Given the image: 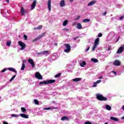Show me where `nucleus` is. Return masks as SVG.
I'll list each match as a JSON object with an SVG mask.
<instances>
[{"label": "nucleus", "mask_w": 124, "mask_h": 124, "mask_svg": "<svg viewBox=\"0 0 124 124\" xmlns=\"http://www.w3.org/2000/svg\"><path fill=\"white\" fill-rule=\"evenodd\" d=\"M96 97L98 100H99V101H106L108 100L107 97L103 96L102 94L99 93L96 94Z\"/></svg>", "instance_id": "nucleus-1"}, {"label": "nucleus", "mask_w": 124, "mask_h": 124, "mask_svg": "<svg viewBox=\"0 0 124 124\" xmlns=\"http://www.w3.org/2000/svg\"><path fill=\"white\" fill-rule=\"evenodd\" d=\"M56 82V80L55 79H50L48 80H45L44 81H41L39 82V85H48V84H53V83H55Z\"/></svg>", "instance_id": "nucleus-2"}, {"label": "nucleus", "mask_w": 124, "mask_h": 124, "mask_svg": "<svg viewBox=\"0 0 124 124\" xmlns=\"http://www.w3.org/2000/svg\"><path fill=\"white\" fill-rule=\"evenodd\" d=\"M99 44V38H97L95 40L94 45L92 48L93 51H94V50H95V48L97 47V45H98Z\"/></svg>", "instance_id": "nucleus-3"}, {"label": "nucleus", "mask_w": 124, "mask_h": 124, "mask_svg": "<svg viewBox=\"0 0 124 124\" xmlns=\"http://www.w3.org/2000/svg\"><path fill=\"white\" fill-rule=\"evenodd\" d=\"M18 45H19V46H20V47H21L20 48V50H25V49L27 47V45H26L24 42H23L21 41H18Z\"/></svg>", "instance_id": "nucleus-4"}, {"label": "nucleus", "mask_w": 124, "mask_h": 124, "mask_svg": "<svg viewBox=\"0 0 124 124\" xmlns=\"http://www.w3.org/2000/svg\"><path fill=\"white\" fill-rule=\"evenodd\" d=\"M64 46H65L66 49L64 50V52H65V53H69L71 49V46H70V45H69V44H65L64 45Z\"/></svg>", "instance_id": "nucleus-5"}, {"label": "nucleus", "mask_w": 124, "mask_h": 124, "mask_svg": "<svg viewBox=\"0 0 124 124\" xmlns=\"http://www.w3.org/2000/svg\"><path fill=\"white\" fill-rule=\"evenodd\" d=\"M35 77L36 78H37V79H38V80H42L43 79V77H42V76H41L40 73L38 72H37L35 73Z\"/></svg>", "instance_id": "nucleus-6"}, {"label": "nucleus", "mask_w": 124, "mask_h": 124, "mask_svg": "<svg viewBox=\"0 0 124 124\" xmlns=\"http://www.w3.org/2000/svg\"><path fill=\"white\" fill-rule=\"evenodd\" d=\"M124 45L119 47V48L118 49L117 51V54H121V53H123L124 52Z\"/></svg>", "instance_id": "nucleus-7"}, {"label": "nucleus", "mask_w": 124, "mask_h": 124, "mask_svg": "<svg viewBox=\"0 0 124 124\" xmlns=\"http://www.w3.org/2000/svg\"><path fill=\"white\" fill-rule=\"evenodd\" d=\"M36 3H37V1L34 0L31 5V9L32 10H33L34 8H35V6L36 5Z\"/></svg>", "instance_id": "nucleus-8"}, {"label": "nucleus", "mask_w": 124, "mask_h": 124, "mask_svg": "<svg viewBox=\"0 0 124 124\" xmlns=\"http://www.w3.org/2000/svg\"><path fill=\"white\" fill-rule=\"evenodd\" d=\"M28 62L31 64L32 68L34 67V62H33V60L31 59H30L28 60Z\"/></svg>", "instance_id": "nucleus-9"}, {"label": "nucleus", "mask_w": 124, "mask_h": 124, "mask_svg": "<svg viewBox=\"0 0 124 124\" xmlns=\"http://www.w3.org/2000/svg\"><path fill=\"white\" fill-rule=\"evenodd\" d=\"M113 65L116 66H120L121 65V62L118 60H116L113 62Z\"/></svg>", "instance_id": "nucleus-10"}, {"label": "nucleus", "mask_w": 124, "mask_h": 124, "mask_svg": "<svg viewBox=\"0 0 124 124\" xmlns=\"http://www.w3.org/2000/svg\"><path fill=\"white\" fill-rule=\"evenodd\" d=\"M20 14L22 16H24L26 14V12H25V9L23 7H21L20 9Z\"/></svg>", "instance_id": "nucleus-11"}, {"label": "nucleus", "mask_w": 124, "mask_h": 124, "mask_svg": "<svg viewBox=\"0 0 124 124\" xmlns=\"http://www.w3.org/2000/svg\"><path fill=\"white\" fill-rule=\"evenodd\" d=\"M95 3H96V0H92L88 4V6H91L92 5H93V4H95Z\"/></svg>", "instance_id": "nucleus-12"}, {"label": "nucleus", "mask_w": 124, "mask_h": 124, "mask_svg": "<svg viewBox=\"0 0 124 124\" xmlns=\"http://www.w3.org/2000/svg\"><path fill=\"white\" fill-rule=\"evenodd\" d=\"M44 36V34L41 35V36H38L33 40V42H35V41H37V40H39V39H41V38L43 37Z\"/></svg>", "instance_id": "nucleus-13"}, {"label": "nucleus", "mask_w": 124, "mask_h": 124, "mask_svg": "<svg viewBox=\"0 0 124 124\" xmlns=\"http://www.w3.org/2000/svg\"><path fill=\"white\" fill-rule=\"evenodd\" d=\"M51 0H48L47 2V7L49 11H51Z\"/></svg>", "instance_id": "nucleus-14"}, {"label": "nucleus", "mask_w": 124, "mask_h": 124, "mask_svg": "<svg viewBox=\"0 0 124 124\" xmlns=\"http://www.w3.org/2000/svg\"><path fill=\"white\" fill-rule=\"evenodd\" d=\"M20 117L22 118H24V119H29V116L27 115V114H25L24 113L20 114Z\"/></svg>", "instance_id": "nucleus-15"}, {"label": "nucleus", "mask_w": 124, "mask_h": 124, "mask_svg": "<svg viewBox=\"0 0 124 124\" xmlns=\"http://www.w3.org/2000/svg\"><path fill=\"white\" fill-rule=\"evenodd\" d=\"M60 5L61 7H63L64 5H65V2H64V0H62L60 3Z\"/></svg>", "instance_id": "nucleus-16"}, {"label": "nucleus", "mask_w": 124, "mask_h": 124, "mask_svg": "<svg viewBox=\"0 0 124 124\" xmlns=\"http://www.w3.org/2000/svg\"><path fill=\"white\" fill-rule=\"evenodd\" d=\"M8 70H10V71H12L13 72H14L15 73H17V71H16L15 68H13L12 67H9L8 68Z\"/></svg>", "instance_id": "nucleus-17"}, {"label": "nucleus", "mask_w": 124, "mask_h": 124, "mask_svg": "<svg viewBox=\"0 0 124 124\" xmlns=\"http://www.w3.org/2000/svg\"><path fill=\"white\" fill-rule=\"evenodd\" d=\"M61 120L62 121H69V118H68V117L67 116H63L61 118Z\"/></svg>", "instance_id": "nucleus-18"}, {"label": "nucleus", "mask_w": 124, "mask_h": 124, "mask_svg": "<svg viewBox=\"0 0 124 124\" xmlns=\"http://www.w3.org/2000/svg\"><path fill=\"white\" fill-rule=\"evenodd\" d=\"M110 119L112 121H114V122H119V119L117 117H111Z\"/></svg>", "instance_id": "nucleus-19"}, {"label": "nucleus", "mask_w": 124, "mask_h": 124, "mask_svg": "<svg viewBox=\"0 0 124 124\" xmlns=\"http://www.w3.org/2000/svg\"><path fill=\"white\" fill-rule=\"evenodd\" d=\"M82 80V78H76L74 79H73V81H74V82H79V81H81Z\"/></svg>", "instance_id": "nucleus-20"}, {"label": "nucleus", "mask_w": 124, "mask_h": 124, "mask_svg": "<svg viewBox=\"0 0 124 124\" xmlns=\"http://www.w3.org/2000/svg\"><path fill=\"white\" fill-rule=\"evenodd\" d=\"M105 107L106 109L108 110V111H111V109H112L111 106H109L108 105H106Z\"/></svg>", "instance_id": "nucleus-21"}, {"label": "nucleus", "mask_w": 124, "mask_h": 124, "mask_svg": "<svg viewBox=\"0 0 124 124\" xmlns=\"http://www.w3.org/2000/svg\"><path fill=\"white\" fill-rule=\"evenodd\" d=\"M77 29H78V30H81L82 29V25L81 23H78L77 25Z\"/></svg>", "instance_id": "nucleus-22"}, {"label": "nucleus", "mask_w": 124, "mask_h": 124, "mask_svg": "<svg viewBox=\"0 0 124 124\" xmlns=\"http://www.w3.org/2000/svg\"><path fill=\"white\" fill-rule=\"evenodd\" d=\"M68 23V20H65L64 21V22H63V26L65 27V26H66V25H67Z\"/></svg>", "instance_id": "nucleus-23"}, {"label": "nucleus", "mask_w": 124, "mask_h": 124, "mask_svg": "<svg viewBox=\"0 0 124 124\" xmlns=\"http://www.w3.org/2000/svg\"><path fill=\"white\" fill-rule=\"evenodd\" d=\"M86 64H87V63H86L85 61H83L82 63H80L81 67H84Z\"/></svg>", "instance_id": "nucleus-24"}, {"label": "nucleus", "mask_w": 124, "mask_h": 124, "mask_svg": "<svg viewBox=\"0 0 124 124\" xmlns=\"http://www.w3.org/2000/svg\"><path fill=\"white\" fill-rule=\"evenodd\" d=\"M92 62H98V60L96 59L92 58L91 59Z\"/></svg>", "instance_id": "nucleus-25"}, {"label": "nucleus", "mask_w": 124, "mask_h": 124, "mask_svg": "<svg viewBox=\"0 0 124 124\" xmlns=\"http://www.w3.org/2000/svg\"><path fill=\"white\" fill-rule=\"evenodd\" d=\"M34 102L36 105H39V102L38 101V100L37 99H34Z\"/></svg>", "instance_id": "nucleus-26"}, {"label": "nucleus", "mask_w": 124, "mask_h": 124, "mask_svg": "<svg viewBox=\"0 0 124 124\" xmlns=\"http://www.w3.org/2000/svg\"><path fill=\"white\" fill-rule=\"evenodd\" d=\"M83 22L84 23H88V22H91V20L90 19H84L83 20Z\"/></svg>", "instance_id": "nucleus-27"}, {"label": "nucleus", "mask_w": 124, "mask_h": 124, "mask_svg": "<svg viewBox=\"0 0 124 124\" xmlns=\"http://www.w3.org/2000/svg\"><path fill=\"white\" fill-rule=\"evenodd\" d=\"M25 67H26V65H25V63H23L21 68V70H25Z\"/></svg>", "instance_id": "nucleus-28"}, {"label": "nucleus", "mask_w": 124, "mask_h": 124, "mask_svg": "<svg viewBox=\"0 0 124 124\" xmlns=\"http://www.w3.org/2000/svg\"><path fill=\"white\" fill-rule=\"evenodd\" d=\"M43 55H46V54H49V51L48 50H45L42 52Z\"/></svg>", "instance_id": "nucleus-29"}, {"label": "nucleus", "mask_w": 124, "mask_h": 124, "mask_svg": "<svg viewBox=\"0 0 124 124\" xmlns=\"http://www.w3.org/2000/svg\"><path fill=\"white\" fill-rule=\"evenodd\" d=\"M62 75V73H60L55 76V78H59Z\"/></svg>", "instance_id": "nucleus-30"}, {"label": "nucleus", "mask_w": 124, "mask_h": 124, "mask_svg": "<svg viewBox=\"0 0 124 124\" xmlns=\"http://www.w3.org/2000/svg\"><path fill=\"white\" fill-rule=\"evenodd\" d=\"M15 77H16V75H14L12 78L10 79V82H12L15 78Z\"/></svg>", "instance_id": "nucleus-31"}, {"label": "nucleus", "mask_w": 124, "mask_h": 124, "mask_svg": "<svg viewBox=\"0 0 124 124\" xmlns=\"http://www.w3.org/2000/svg\"><path fill=\"white\" fill-rule=\"evenodd\" d=\"M11 117H13L14 118H18L19 117V115H18L17 114H11Z\"/></svg>", "instance_id": "nucleus-32"}, {"label": "nucleus", "mask_w": 124, "mask_h": 124, "mask_svg": "<svg viewBox=\"0 0 124 124\" xmlns=\"http://www.w3.org/2000/svg\"><path fill=\"white\" fill-rule=\"evenodd\" d=\"M21 110L23 113H25V112H27V109H26V108H21Z\"/></svg>", "instance_id": "nucleus-33"}, {"label": "nucleus", "mask_w": 124, "mask_h": 124, "mask_svg": "<svg viewBox=\"0 0 124 124\" xmlns=\"http://www.w3.org/2000/svg\"><path fill=\"white\" fill-rule=\"evenodd\" d=\"M10 45H11V42L10 41H8L7 42V46H10Z\"/></svg>", "instance_id": "nucleus-34"}, {"label": "nucleus", "mask_w": 124, "mask_h": 124, "mask_svg": "<svg viewBox=\"0 0 124 124\" xmlns=\"http://www.w3.org/2000/svg\"><path fill=\"white\" fill-rule=\"evenodd\" d=\"M23 37H24L25 40H28V36H27V35H24Z\"/></svg>", "instance_id": "nucleus-35"}, {"label": "nucleus", "mask_w": 124, "mask_h": 124, "mask_svg": "<svg viewBox=\"0 0 124 124\" xmlns=\"http://www.w3.org/2000/svg\"><path fill=\"white\" fill-rule=\"evenodd\" d=\"M119 19H120V21H122V20H124V16H121V17L119 18Z\"/></svg>", "instance_id": "nucleus-36"}, {"label": "nucleus", "mask_w": 124, "mask_h": 124, "mask_svg": "<svg viewBox=\"0 0 124 124\" xmlns=\"http://www.w3.org/2000/svg\"><path fill=\"white\" fill-rule=\"evenodd\" d=\"M37 28L38 30H41L42 29V25H39Z\"/></svg>", "instance_id": "nucleus-37"}, {"label": "nucleus", "mask_w": 124, "mask_h": 124, "mask_svg": "<svg viewBox=\"0 0 124 124\" xmlns=\"http://www.w3.org/2000/svg\"><path fill=\"white\" fill-rule=\"evenodd\" d=\"M96 84H97L96 82H94L93 83V88H95V87H96L97 85H96Z\"/></svg>", "instance_id": "nucleus-38"}, {"label": "nucleus", "mask_w": 124, "mask_h": 124, "mask_svg": "<svg viewBox=\"0 0 124 124\" xmlns=\"http://www.w3.org/2000/svg\"><path fill=\"white\" fill-rule=\"evenodd\" d=\"M7 70V69L4 68V69H3V70H2L1 71V72L2 73H3V72H5V71H6Z\"/></svg>", "instance_id": "nucleus-39"}, {"label": "nucleus", "mask_w": 124, "mask_h": 124, "mask_svg": "<svg viewBox=\"0 0 124 124\" xmlns=\"http://www.w3.org/2000/svg\"><path fill=\"white\" fill-rule=\"evenodd\" d=\"M81 17V16H77V17L75 19V21H77V20H78Z\"/></svg>", "instance_id": "nucleus-40"}, {"label": "nucleus", "mask_w": 124, "mask_h": 124, "mask_svg": "<svg viewBox=\"0 0 124 124\" xmlns=\"http://www.w3.org/2000/svg\"><path fill=\"white\" fill-rule=\"evenodd\" d=\"M95 82L97 84H99V83H101V80H98L96 82Z\"/></svg>", "instance_id": "nucleus-41"}, {"label": "nucleus", "mask_w": 124, "mask_h": 124, "mask_svg": "<svg viewBox=\"0 0 124 124\" xmlns=\"http://www.w3.org/2000/svg\"><path fill=\"white\" fill-rule=\"evenodd\" d=\"M78 38H79V37H73V40H76V39H78Z\"/></svg>", "instance_id": "nucleus-42"}, {"label": "nucleus", "mask_w": 124, "mask_h": 124, "mask_svg": "<svg viewBox=\"0 0 124 124\" xmlns=\"http://www.w3.org/2000/svg\"><path fill=\"white\" fill-rule=\"evenodd\" d=\"M98 36V37H101V36H102V33H99Z\"/></svg>", "instance_id": "nucleus-43"}, {"label": "nucleus", "mask_w": 124, "mask_h": 124, "mask_svg": "<svg viewBox=\"0 0 124 124\" xmlns=\"http://www.w3.org/2000/svg\"><path fill=\"white\" fill-rule=\"evenodd\" d=\"M107 12H105L103 14V15H104V16H106V15H107Z\"/></svg>", "instance_id": "nucleus-44"}, {"label": "nucleus", "mask_w": 124, "mask_h": 124, "mask_svg": "<svg viewBox=\"0 0 124 124\" xmlns=\"http://www.w3.org/2000/svg\"><path fill=\"white\" fill-rule=\"evenodd\" d=\"M63 31H68V29L64 28V29H63Z\"/></svg>", "instance_id": "nucleus-45"}, {"label": "nucleus", "mask_w": 124, "mask_h": 124, "mask_svg": "<svg viewBox=\"0 0 124 124\" xmlns=\"http://www.w3.org/2000/svg\"><path fill=\"white\" fill-rule=\"evenodd\" d=\"M112 73H113L114 75H117V72H115L114 71H112Z\"/></svg>", "instance_id": "nucleus-46"}, {"label": "nucleus", "mask_w": 124, "mask_h": 124, "mask_svg": "<svg viewBox=\"0 0 124 124\" xmlns=\"http://www.w3.org/2000/svg\"><path fill=\"white\" fill-rule=\"evenodd\" d=\"M90 50V46L88 47V48L86 49V52H88Z\"/></svg>", "instance_id": "nucleus-47"}, {"label": "nucleus", "mask_w": 124, "mask_h": 124, "mask_svg": "<svg viewBox=\"0 0 124 124\" xmlns=\"http://www.w3.org/2000/svg\"><path fill=\"white\" fill-rule=\"evenodd\" d=\"M37 55H43L42 52L37 53Z\"/></svg>", "instance_id": "nucleus-48"}, {"label": "nucleus", "mask_w": 124, "mask_h": 124, "mask_svg": "<svg viewBox=\"0 0 124 124\" xmlns=\"http://www.w3.org/2000/svg\"><path fill=\"white\" fill-rule=\"evenodd\" d=\"M37 55H43L42 52L37 53Z\"/></svg>", "instance_id": "nucleus-49"}, {"label": "nucleus", "mask_w": 124, "mask_h": 124, "mask_svg": "<svg viewBox=\"0 0 124 124\" xmlns=\"http://www.w3.org/2000/svg\"><path fill=\"white\" fill-rule=\"evenodd\" d=\"M50 109H51V108H45V110H50Z\"/></svg>", "instance_id": "nucleus-50"}, {"label": "nucleus", "mask_w": 124, "mask_h": 124, "mask_svg": "<svg viewBox=\"0 0 124 124\" xmlns=\"http://www.w3.org/2000/svg\"><path fill=\"white\" fill-rule=\"evenodd\" d=\"M3 124H9L6 122H4Z\"/></svg>", "instance_id": "nucleus-51"}, {"label": "nucleus", "mask_w": 124, "mask_h": 124, "mask_svg": "<svg viewBox=\"0 0 124 124\" xmlns=\"http://www.w3.org/2000/svg\"><path fill=\"white\" fill-rule=\"evenodd\" d=\"M119 40H120V37L118 38V39L116 40V42H118V41H119Z\"/></svg>", "instance_id": "nucleus-52"}, {"label": "nucleus", "mask_w": 124, "mask_h": 124, "mask_svg": "<svg viewBox=\"0 0 124 124\" xmlns=\"http://www.w3.org/2000/svg\"><path fill=\"white\" fill-rule=\"evenodd\" d=\"M36 30H38L37 27H36V28H34V31H36Z\"/></svg>", "instance_id": "nucleus-53"}, {"label": "nucleus", "mask_w": 124, "mask_h": 124, "mask_svg": "<svg viewBox=\"0 0 124 124\" xmlns=\"http://www.w3.org/2000/svg\"><path fill=\"white\" fill-rule=\"evenodd\" d=\"M102 78H103V77H99V79H102Z\"/></svg>", "instance_id": "nucleus-54"}, {"label": "nucleus", "mask_w": 124, "mask_h": 124, "mask_svg": "<svg viewBox=\"0 0 124 124\" xmlns=\"http://www.w3.org/2000/svg\"><path fill=\"white\" fill-rule=\"evenodd\" d=\"M6 2L8 3H9V0H6Z\"/></svg>", "instance_id": "nucleus-55"}, {"label": "nucleus", "mask_w": 124, "mask_h": 124, "mask_svg": "<svg viewBox=\"0 0 124 124\" xmlns=\"http://www.w3.org/2000/svg\"><path fill=\"white\" fill-rule=\"evenodd\" d=\"M54 45H55V46H58V43H55Z\"/></svg>", "instance_id": "nucleus-56"}, {"label": "nucleus", "mask_w": 124, "mask_h": 124, "mask_svg": "<svg viewBox=\"0 0 124 124\" xmlns=\"http://www.w3.org/2000/svg\"><path fill=\"white\" fill-rule=\"evenodd\" d=\"M69 1H70L71 2H72V1H74V0H69Z\"/></svg>", "instance_id": "nucleus-57"}, {"label": "nucleus", "mask_w": 124, "mask_h": 124, "mask_svg": "<svg viewBox=\"0 0 124 124\" xmlns=\"http://www.w3.org/2000/svg\"><path fill=\"white\" fill-rule=\"evenodd\" d=\"M122 109H123V110H124V106H123L122 107Z\"/></svg>", "instance_id": "nucleus-58"}, {"label": "nucleus", "mask_w": 124, "mask_h": 124, "mask_svg": "<svg viewBox=\"0 0 124 124\" xmlns=\"http://www.w3.org/2000/svg\"><path fill=\"white\" fill-rule=\"evenodd\" d=\"M110 48H108V51H110Z\"/></svg>", "instance_id": "nucleus-59"}, {"label": "nucleus", "mask_w": 124, "mask_h": 124, "mask_svg": "<svg viewBox=\"0 0 124 124\" xmlns=\"http://www.w3.org/2000/svg\"><path fill=\"white\" fill-rule=\"evenodd\" d=\"M23 62H25V60H23Z\"/></svg>", "instance_id": "nucleus-60"}, {"label": "nucleus", "mask_w": 124, "mask_h": 124, "mask_svg": "<svg viewBox=\"0 0 124 124\" xmlns=\"http://www.w3.org/2000/svg\"><path fill=\"white\" fill-rule=\"evenodd\" d=\"M104 124H108V123H105Z\"/></svg>", "instance_id": "nucleus-61"}]
</instances>
